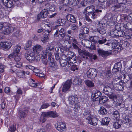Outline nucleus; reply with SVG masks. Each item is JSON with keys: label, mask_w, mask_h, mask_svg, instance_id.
I'll list each match as a JSON object with an SVG mask.
<instances>
[{"label": "nucleus", "mask_w": 132, "mask_h": 132, "mask_svg": "<svg viewBox=\"0 0 132 132\" xmlns=\"http://www.w3.org/2000/svg\"><path fill=\"white\" fill-rule=\"evenodd\" d=\"M68 49L66 50H61L62 52L61 56L62 58L67 59L69 60L68 67L70 66V64L76 62V56L75 54L73 52L69 51Z\"/></svg>", "instance_id": "f257e3e1"}, {"label": "nucleus", "mask_w": 132, "mask_h": 132, "mask_svg": "<svg viewBox=\"0 0 132 132\" xmlns=\"http://www.w3.org/2000/svg\"><path fill=\"white\" fill-rule=\"evenodd\" d=\"M24 56L27 60L30 62H32L34 61H38L40 59L39 53H34L30 51H26Z\"/></svg>", "instance_id": "f03ea898"}, {"label": "nucleus", "mask_w": 132, "mask_h": 132, "mask_svg": "<svg viewBox=\"0 0 132 132\" xmlns=\"http://www.w3.org/2000/svg\"><path fill=\"white\" fill-rule=\"evenodd\" d=\"M58 114L55 112L50 111L46 112H43L42 113L41 115L39 120L41 122L44 123L46 121V118L51 117L55 118L58 117Z\"/></svg>", "instance_id": "7ed1b4c3"}, {"label": "nucleus", "mask_w": 132, "mask_h": 132, "mask_svg": "<svg viewBox=\"0 0 132 132\" xmlns=\"http://www.w3.org/2000/svg\"><path fill=\"white\" fill-rule=\"evenodd\" d=\"M69 101L70 106L74 108V111L76 112L78 111L80 106L78 104V98L77 95L70 96L69 98Z\"/></svg>", "instance_id": "20e7f679"}, {"label": "nucleus", "mask_w": 132, "mask_h": 132, "mask_svg": "<svg viewBox=\"0 0 132 132\" xmlns=\"http://www.w3.org/2000/svg\"><path fill=\"white\" fill-rule=\"evenodd\" d=\"M15 29V28L7 25L4 26V23L0 22V31L2 30V33L4 34L8 35L12 32Z\"/></svg>", "instance_id": "39448f33"}, {"label": "nucleus", "mask_w": 132, "mask_h": 132, "mask_svg": "<svg viewBox=\"0 0 132 132\" xmlns=\"http://www.w3.org/2000/svg\"><path fill=\"white\" fill-rule=\"evenodd\" d=\"M110 88L109 86H104L103 91L104 93L108 95L110 98L113 100L117 99V96L116 95L113 94L111 92H110Z\"/></svg>", "instance_id": "423d86ee"}, {"label": "nucleus", "mask_w": 132, "mask_h": 132, "mask_svg": "<svg viewBox=\"0 0 132 132\" xmlns=\"http://www.w3.org/2000/svg\"><path fill=\"white\" fill-rule=\"evenodd\" d=\"M87 74L88 78L91 79L94 78L97 75L96 70L94 68H90L87 71Z\"/></svg>", "instance_id": "0eeeda50"}, {"label": "nucleus", "mask_w": 132, "mask_h": 132, "mask_svg": "<svg viewBox=\"0 0 132 132\" xmlns=\"http://www.w3.org/2000/svg\"><path fill=\"white\" fill-rule=\"evenodd\" d=\"M131 25L130 23H127L126 24H124L123 23H118L115 26L116 29L115 30L118 31L121 30L122 27L127 29H131L130 26Z\"/></svg>", "instance_id": "6e6552de"}, {"label": "nucleus", "mask_w": 132, "mask_h": 132, "mask_svg": "<svg viewBox=\"0 0 132 132\" xmlns=\"http://www.w3.org/2000/svg\"><path fill=\"white\" fill-rule=\"evenodd\" d=\"M97 50L98 54L103 57H106L111 54V53L109 52L108 51H105L99 47L97 48Z\"/></svg>", "instance_id": "1a4fd4ad"}, {"label": "nucleus", "mask_w": 132, "mask_h": 132, "mask_svg": "<svg viewBox=\"0 0 132 132\" xmlns=\"http://www.w3.org/2000/svg\"><path fill=\"white\" fill-rule=\"evenodd\" d=\"M28 112V109L26 107L20 110L18 112L19 118L20 119H22L25 117L27 114Z\"/></svg>", "instance_id": "9d476101"}, {"label": "nucleus", "mask_w": 132, "mask_h": 132, "mask_svg": "<svg viewBox=\"0 0 132 132\" xmlns=\"http://www.w3.org/2000/svg\"><path fill=\"white\" fill-rule=\"evenodd\" d=\"M72 84V81L71 79L68 80L63 83L62 91L64 92H66L69 89Z\"/></svg>", "instance_id": "9b49d317"}, {"label": "nucleus", "mask_w": 132, "mask_h": 132, "mask_svg": "<svg viewBox=\"0 0 132 132\" xmlns=\"http://www.w3.org/2000/svg\"><path fill=\"white\" fill-rule=\"evenodd\" d=\"M49 14L48 10L46 9L43 10L37 16V19L39 20L40 18H46Z\"/></svg>", "instance_id": "f8f14e48"}, {"label": "nucleus", "mask_w": 132, "mask_h": 132, "mask_svg": "<svg viewBox=\"0 0 132 132\" xmlns=\"http://www.w3.org/2000/svg\"><path fill=\"white\" fill-rule=\"evenodd\" d=\"M52 57H48V60L50 62L49 64V66L51 69L54 71L58 68V67L57 64L55 63L54 59Z\"/></svg>", "instance_id": "ddd939ff"}, {"label": "nucleus", "mask_w": 132, "mask_h": 132, "mask_svg": "<svg viewBox=\"0 0 132 132\" xmlns=\"http://www.w3.org/2000/svg\"><path fill=\"white\" fill-rule=\"evenodd\" d=\"M108 42L105 45L111 47L113 49L118 48V44L115 42L114 40H108Z\"/></svg>", "instance_id": "4468645a"}, {"label": "nucleus", "mask_w": 132, "mask_h": 132, "mask_svg": "<svg viewBox=\"0 0 132 132\" xmlns=\"http://www.w3.org/2000/svg\"><path fill=\"white\" fill-rule=\"evenodd\" d=\"M55 127L58 131H62L65 128V125L64 123L62 122H59L55 125Z\"/></svg>", "instance_id": "2eb2a0df"}, {"label": "nucleus", "mask_w": 132, "mask_h": 132, "mask_svg": "<svg viewBox=\"0 0 132 132\" xmlns=\"http://www.w3.org/2000/svg\"><path fill=\"white\" fill-rule=\"evenodd\" d=\"M121 68V63L119 62L116 63L114 64V67L112 70L113 73H115L119 71H120Z\"/></svg>", "instance_id": "dca6fc26"}, {"label": "nucleus", "mask_w": 132, "mask_h": 132, "mask_svg": "<svg viewBox=\"0 0 132 132\" xmlns=\"http://www.w3.org/2000/svg\"><path fill=\"white\" fill-rule=\"evenodd\" d=\"M12 46V44L10 42H5L0 43V47H3L6 50L10 48Z\"/></svg>", "instance_id": "f3484780"}, {"label": "nucleus", "mask_w": 132, "mask_h": 132, "mask_svg": "<svg viewBox=\"0 0 132 132\" xmlns=\"http://www.w3.org/2000/svg\"><path fill=\"white\" fill-rule=\"evenodd\" d=\"M66 18L68 21L73 23H75L76 21V18L74 16L71 14L68 15L67 16Z\"/></svg>", "instance_id": "a211bd4d"}, {"label": "nucleus", "mask_w": 132, "mask_h": 132, "mask_svg": "<svg viewBox=\"0 0 132 132\" xmlns=\"http://www.w3.org/2000/svg\"><path fill=\"white\" fill-rule=\"evenodd\" d=\"M98 120L97 119L95 118H93L92 117L88 121H87V122L88 124L91 125L95 126L97 124Z\"/></svg>", "instance_id": "6ab92c4d"}, {"label": "nucleus", "mask_w": 132, "mask_h": 132, "mask_svg": "<svg viewBox=\"0 0 132 132\" xmlns=\"http://www.w3.org/2000/svg\"><path fill=\"white\" fill-rule=\"evenodd\" d=\"M41 57L42 62L45 65L47 64L48 61L47 59V55L44 53H42Z\"/></svg>", "instance_id": "aec40b11"}, {"label": "nucleus", "mask_w": 132, "mask_h": 132, "mask_svg": "<svg viewBox=\"0 0 132 132\" xmlns=\"http://www.w3.org/2000/svg\"><path fill=\"white\" fill-rule=\"evenodd\" d=\"M42 47L40 45L37 44L34 46L33 48V51L34 53H39Z\"/></svg>", "instance_id": "412c9836"}, {"label": "nucleus", "mask_w": 132, "mask_h": 132, "mask_svg": "<svg viewBox=\"0 0 132 132\" xmlns=\"http://www.w3.org/2000/svg\"><path fill=\"white\" fill-rule=\"evenodd\" d=\"M84 117L86 119L87 121L91 119L92 116L90 114V112L88 110L85 111L83 114Z\"/></svg>", "instance_id": "4be33fe9"}, {"label": "nucleus", "mask_w": 132, "mask_h": 132, "mask_svg": "<svg viewBox=\"0 0 132 132\" xmlns=\"http://www.w3.org/2000/svg\"><path fill=\"white\" fill-rule=\"evenodd\" d=\"M83 54H85V55L88 56L91 60L93 59L94 60H95L97 58V56L96 55L90 53L86 50H85V52H84Z\"/></svg>", "instance_id": "5701e85b"}, {"label": "nucleus", "mask_w": 132, "mask_h": 132, "mask_svg": "<svg viewBox=\"0 0 132 132\" xmlns=\"http://www.w3.org/2000/svg\"><path fill=\"white\" fill-rule=\"evenodd\" d=\"M83 79L80 78L75 79L73 82V84L75 85L78 84L80 86H82L83 84Z\"/></svg>", "instance_id": "b1692460"}, {"label": "nucleus", "mask_w": 132, "mask_h": 132, "mask_svg": "<svg viewBox=\"0 0 132 132\" xmlns=\"http://www.w3.org/2000/svg\"><path fill=\"white\" fill-rule=\"evenodd\" d=\"M21 48V46L19 45H16L13 48V53L16 55L19 53Z\"/></svg>", "instance_id": "393cba45"}, {"label": "nucleus", "mask_w": 132, "mask_h": 132, "mask_svg": "<svg viewBox=\"0 0 132 132\" xmlns=\"http://www.w3.org/2000/svg\"><path fill=\"white\" fill-rule=\"evenodd\" d=\"M52 51L51 49L48 46L46 48V50L45 51H43L42 53H44V54L47 55L48 53V57H52V54L51 52H50L51 51Z\"/></svg>", "instance_id": "a878e982"}, {"label": "nucleus", "mask_w": 132, "mask_h": 132, "mask_svg": "<svg viewBox=\"0 0 132 132\" xmlns=\"http://www.w3.org/2000/svg\"><path fill=\"white\" fill-rule=\"evenodd\" d=\"M130 80V77L128 74L127 73L124 74L123 75V80L121 81H123L124 83H127L128 81Z\"/></svg>", "instance_id": "bb28decb"}, {"label": "nucleus", "mask_w": 132, "mask_h": 132, "mask_svg": "<svg viewBox=\"0 0 132 132\" xmlns=\"http://www.w3.org/2000/svg\"><path fill=\"white\" fill-rule=\"evenodd\" d=\"M85 84L87 86L90 88L93 87L94 86V84L92 81L86 80L84 81Z\"/></svg>", "instance_id": "cd10ccee"}, {"label": "nucleus", "mask_w": 132, "mask_h": 132, "mask_svg": "<svg viewBox=\"0 0 132 132\" xmlns=\"http://www.w3.org/2000/svg\"><path fill=\"white\" fill-rule=\"evenodd\" d=\"M108 98L105 96H103L99 98V101L100 104H102L107 102L108 100Z\"/></svg>", "instance_id": "c85d7f7f"}, {"label": "nucleus", "mask_w": 132, "mask_h": 132, "mask_svg": "<svg viewBox=\"0 0 132 132\" xmlns=\"http://www.w3.org/2000/svg\"><path fill=\"white\" fill-rule=\"evenodd\" d=\"M98 112L100 114L103 115L107 114V111L104 107L101 106L98 110Z\"/></svg>", "instance_id": "c756f323"}, {"label": "nucleus", "mask_w": 132, "mask_h": 132, "mask_svg": "<svg viewBox=\"0 0 132 132\" xmlns=\"http://www.w3.org/2000/svg\"><path fill=\"white\" fill-rule=\"evenodd\" d=\"M95 6L93 5L87 7L86 8V9L88 10V15H89L92 13L95 9Z\"/></svg>", "instance_id": "7c9ffc66"}, {"label": "nucleus", "mask_w": 132, "mask_h": 132, "mask_svg": "<svg viewBox=\"0 0 132 132\" xmlns=\"http://www.w3.org/2000/svg\"><path fill=\"white\" fill-rule=\"evenodd\" d=\"M110 121V119L108 117L104 118L102 121V124L104 125H108Z\"/></svg>", "instance_id": "2f4dec72"}, {"label": "nucleus", "mask_w": 132, "mask_h": 132, "mask_svg": "<svg viewBox=\"0 0 132 132\" xmlns=\"http://www.w3.org/2000/svg\"><path fill=\"white\" fill-rule=\"evenodd\" d=\"M29 85L32 87H36L38 84L35 82V81L32 79H30L29 80Z\"/></svg>", "instance_id": "473e14b6"}, {"label": "nucleus", "mask_w": 132, "mask_h": 132, "mask_svg": "<svg viewBox=\"0 0 132 132\" xmlns=\"http://www.w3.org/2000/svg\"><path fill=\"white\" fill-rule=\"evenodd\" d=\"M59 34L60 36L63 39L65 35V31L63 28L59 30Z\"/></svg>", "instance_id": "72a5a7b5"}, {"label": "nucleus", "mask_w": 132, "mask_h": 132, "mask_svg": "<svg viewBox=\"0 0 132 132\" xmlns=\"http://www.w3.org/2000/svg\"><path fill=\"white\" fill-rule=\"evenodd\" d=\"M80 0H69V5L74 6L77 5Z\"/></svg>", "instance_id": "f704fd0d"}, {"label": "nucleus", "mask_w": 132, "mask_h": 132, "mask_svg": "<svg viewBox=\"0 0 132 132\" xmlns=\"http://www.w3.org/2000/svg\"><path fill=\"white\" fill-rule=\"evenodd\" d=\"M96 31L100 34L102 35L104 34L106 32L105 29L101 27L98 28L96 30Z\"/></svg>", "instance_id": "c9c22d12"}, {"label": "nucleus", "mask_w": 132, "mask_h": 132, "mask_svg": "<svg viewBox=\"0 0 132 132\" xmlns=\"http://www.w3.org/2000/svg\"><path fill=\"white\" fill-rule=\"evenodd\" d=\"M121 121L120 120H117L113 124L114 127L116 129H118L121 127Z\"/></svg>", "instance_id": "e433bc0d"}, {"label": "nucleus", "mask_w": 132, "mask_h": 132, "mask_svg": "<svg viewBox=\"0 0 132 132\" xmlns=\"http://www.w3.org/2000/svg\"><path fill=\"white\" fill-rule=\"evenodd\" d=\"M112 116L115 118L117 120H119V114L118 111H114L112 114Z\"/></svg>", "instance_id": "4c0bfd02"}, {"label": "nucleus", "mask_w": 132, "mask_h": 132, "mask_svg": "<svg viewBox=\"0 0 132 132\" xmlns=\"http://www.w3.org/2000/svg\"><path fill=\"white\" fill-rule=\"evenodd\" d=\"M65 20L64 19L58 18L56 22L57 24L59 26H63L65 23Z\"/></svg>", "instance_id": "58836bf2"}, {"label": "nucleus", "mask_w": 132, "mask_h": 132, "mask_svg": "<svg viewBox=\"0 0 132 132\" xmlns=\"http://www.w3.org/2000/svg\"><path fill=\"white\" fill-rule=\"evenodd\" d=\"M102 95L101 93L98 90H96L94 94L93 97L95 98H98Z\"/></svg>", "instance_id": "ea45409f"}, {"label": "nucleus", "mask_w": 132, "mask_h": 132, "mask_svg": "<svg viewBox=\"0 0 132 132\" xmlns=\"http://www.w3.org/2000/svg\"><path fill=\"white\" fill-rule=\"evenodd\" d=\"M16 130V125L14 123H13L10 126L9 129V131L14 132Z\"/></svg>", "instance_id": "a19ab883"}, {"label": "nucleus", "mask_w": 132, "mask_h": 132, "mask_svg": "<svg viewBox=\"0 0 132 132\" xmlns=\"http://www.w3.org/2000/svg\"><path fill=\"white\" fill-rule=\"evenodd\" d=\"M72 46L73 47L75 48L78 50V51L80 54H83L84 52H85V50L83 51L81 50L79 48L78 46L75 44L73 43Z\"/></svg>", "instance_id": "79ce46f5"}, {"label": "nucleus", "mask_w": 132, "mask_h": 132, "mask_svg": "<svg viewBox=\"0 0 132 132\" xmlns=\"http://www.w3.org/2000/svg\"><path fill=\"white\" fill-rule=\"evenodd\" d=\"M4 4L7 7L11 8L13 6V3L12 1L9 0L8 2Z\"/></svg>", "instance_id": "37998d69"}, {"label": "nucleus", "mask_w": 132, "mask_h": 132, "mask_svg": "<svg viewBox=\"0 0 132 132\" xmlns=\"http://www.w3.org/2000/svg\"><path fill=\"white\" fill-rule=\"evenodd\" d=\"M124 32L125 33V34H123V37L126 39H128L131 38L130 34L129 31Z\"/></svg>", "instance_id": "c03bdc74"}, {"label": "nucleus", "mask_w": 132, "mask_h": 132, "mask_svg": "<svg viewBox=\"0 0 132 132\" xmlns=\"http://www.w3.org/2000/svg\"><path fill=\"white\" fill-rule=\"evenodd\" d=\"M117 30H111L109 32V35L112 37H114L117 36Z\"/></svg>", "instance_id": "a18cd8bd"}, {"label": "nucleus", "mask_w": 132, "mask_h": 132, "mask_svg": "<svg viewBox=\"0 0 132 132\" xmlns=\"http://www.w3.org/2000/svg\"><path fill=\"white\" fill-rule=\"evenodd\" d=\"M98 10H96L95 12H93L92 14L91 18L93 19H95L97 18L98 15Z\"/></svg>", "instance_id": "49530a36"}, {"label": "nucleus", "mask_w": 132, "mask_h": 132, "mask_svg": "<svg viewBox=\"0 0 132 132\" xmlns=\"http://www.w3.org/2000/svg\"><path fill=\"white\" fill-rule=\"evenodd\" d=\"M99 37L97 36H90L89 37V39L90 40L94 43H95L97 42L96 40V39H99Z\"/></svg>", "instance_id": "de8ad7c7"}, {"label": "nucleus", "mask_w": 132, "mask_h": 132, "mask_svg": "<svg viewBox=\"0 0 132 132\" xmlns=\"http://www.w3.org/2000/svg\"><path fill=\"white\" fill-rule=\"evenodd\" d=\"M80 55L81 56V60H83V61L86 62L89 60V58L88 57V56L83 54H81Z\"/></svg>", "instance_id": "09e8293b"}, {"label": "nucleus", "mask_w": 132, "mask_h": 132, "mask_svg": "<svg viewBox=\"0 0 132 132\" xmlns=\"http://www.w3.org/2000/svg\"><path fill=\"white\" fill-rule=\"evenodd\" d=\"M107 41V40L105 38L103 37H102V38L98 40V42L99 44H102L106 42Z\"/></svg>", "instance_id": "8fccbe9b"}, {"label": "nucleus", "mask_w": 132, "mask_h": 132, "mask_svg": "<svg viewBox=\"0 0 132 132\" xmlns=\"http://www.w3.org/2000/svg\"><path fill=\"white\" fill-rule=\"evenodd\" d=\"M117 36H118V37H123V34H125L124 31L122 30H121L118 31L117 30Z\"/></svg>", "instance_id": "3c124183"}, {"label": "nucleus", "mask_w": 132, "mask_h": 132, "mask_svg": "<svg viewBox=\"0 0 132 132\" xmlns=\"http://www.w3.org/2000/svg\"><path fill=\"white\" fill-rule=\"evenodd\" d=\"M49 39V37L47 35H45L43 37L41 38V40L43 43H45L47 42Z\"/></svg>", "instance_id": "603ef678"}, {"label": "nucleus", "mask_w": 132, "mask_h": 132, "mask_svg": "<svg viewBox=\"0 0 132 132\" xmlns=\"http://www.w3.org/2000/svg\"><path fill=\"white\" fill-rule=\"evenodd\" d=\"M130 121V120L129 118H125L123 119L121 121V122H122V123L126 124L127 125H128Z\"/></svg>", "instance_id": "864d4df0"}, {"label": "nucleus", "mask_w": 132, "mask_h": 132, "mask_svg": "<svg viewBox=\"0 0 132 132\" xmlns=\"http://www.w3.org/2000/svg\"><path fill=\"white\" fill-rule=\"evenodd\" d=\"M118 80H119V84L117 85V87H118L119 89L118 90H123V86H122V85H122V81H120V80L117 79Z\"/></svg>", "instance_id": "5fc2aeb1"}, {"label": "nucleus", "mask_w": 132, "mask_h": 132, "mask_svg": "<svg viewBox=\"0 0 132 132\" xmlns=\"http://www.w3.org/2000/svg\"><path fill=\"white\" fill-rule=\"evenodd\" d=\"M71 29L74 31H77L79 29L78 26L76 25L75 24H73L71 26Z\"/></svg>", "instance_id": "6e6d98bb"}, {"label": "nucleus", "mask_w": 132, "mask_h": 132, "mask_svg": "<svg viewBox=\"0 0 132 132\" xmlns=\"http://www.w3.org/2000/svg\"><path fill=\"white\" fill-rule=\"evenodd\" d=\"M89 29L87 27H84L82 30V32L84 34L88 33L89 31Z\"/></svg>", "instance_id": "4d7b16f0"}, {"label": "nucleus", "mask_w": 132, "mask_h": 132, "mask_svg": "<svg viewBox=\"0 0 132 132\" xmlns=\"http://www.w3.org/2000/svg\"><path fill=\"white\" fill-rule=\"evenodd\" d=\"M23 71L21 72L20 71L19 72H18L16 73V74L18 77L20 78L23 77V76H24V73Z\"/></svg>", "instance_id": "13d9d810"}, {"label": "nucleus", "mask_w": 132, "mask_h": 132, "mask_svg": "<svg viewBox=\"0 0 132 132\" xmlns=\"http://www.w3.org/2000/svg\"><path fill=\"white\" fill-rule=\"evenodd\" d=\"M85 46L87 48L89 47H91L90 45H92V43L91 42L88 40H87L86 42H85Z\"/></svg>", "instance_id": "bf43d9fd"}, {"label": "nucleus", "mask_w": 132, "mask_h": 132, "mask_svg": "<svg viewBox=\"0 0 132 132\" xmlns=\"http://www.w3.org/2000/svg\"><path fill=\"white\" fill-rule=\"evenodd\" d=\"M49 106V105L48 103L44 104L41 106L40 109L46 108Z\"/></svg>", "instance_id": "052dcab7"}, {"label": "nucleus", "mask_w": 132, "mask_h": 132, "mask_svg": "<svg viewBox=\"0 0 132 132\" xmlns=\"http://www.w3.org/2000/svg\"><path fill=\"white\" fill-rule=\"evenodd\" d=\"M45 0H30L33 4L35 2H37L41 4L43 2H44Z\"/></svg>", "instance_id": "680f3d73"}, {"label": "nucleus", "mask_w": 132, "mask_h": 132, "mask_svg": "<svg viewBox=\"0 0 132 132\" xmlns=\"http://www.w3.org/2000/svg\"><path fill=\"white\" fill-rule=\"evenodd\" d=\"M54 43V42H52L48 46L52 51H53L54 49L55 46Z\"/></svg>", "instance_id": "e2e57ef3"}, {"label": "nucleus", "mask_w": 132, "mask_h": 132, "mask_svg": "<svg viewBox=\"0 0 132 132\" xmlns=\"http://www.w3.org/2000/svg\"><path fill=\"white\" fill-rule=\"evenodd\" d=\"M71 69L72 71H75L76 70H77L78 69L77 65L73 64L71 66Z\"/></svg>", "instance_id": "0e129e2a"}, {"label": "nucleus", "mask_w": 132, "mask_h": 132, "mask_svg": "<svg viewBox=\"0 0 132 132\" xmlns=\"http://www.w3.org/2000/svg\"><path fill=\"white\" fill-rule=\"evenodd\" d=\"M54 54L55 57V59L56 60H59L60 58L61 57L59 56V53H55Z\"/></svg>", "instance_id": "69168bd1"}, {"label": "nucleus", "mask_w": 132, "mask_h": 132, "mask_svg": "<svg viewBox=\"0 0 132 132\" xmlns=\"http://www.w3.org/2000/svg\"><path fill=\"white\" fill-rule=\"evenodd\" d=\"M32 45V41L31 40H29L27 42V45L26 47L27 48H29V47H30L31 46V45Z\"/></svg>", "instance_id": "338daca9"}, {"label": "nucleus", "mask_w": 132, "mask_h": 132, "mask_svg": "<svg viewBox=\"0 0 132 132\" xmlns=\"http://www.w3.org/2000/svg\"><path fill=\"white\" fill-rule=\"evenodd\" d=\"M14 59L16 62H18L20 60L21 58L19 56L17 55L15 56Z\"/></svg>", "instance_id": "774afa93"}]
</instances>
